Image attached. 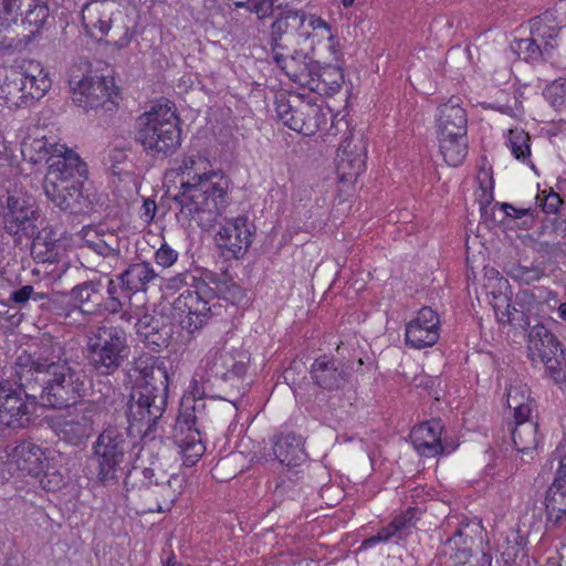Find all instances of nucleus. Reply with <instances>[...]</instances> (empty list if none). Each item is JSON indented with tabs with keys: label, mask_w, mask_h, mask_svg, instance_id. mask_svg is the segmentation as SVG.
Listing matches in <instances>:
<instances>
[{
	"label": "nucleus",
	"mask_w": 566,
	"mask_h": 566,
	"mask_svg": "<svg viewBox=\"0 0 566 566\" xmlns=\"http://www.w3.org/2000/svg\"><path fill=\"white\" fill-rule=\"evenodd\" d=\"M34 294V289L32 285H23L22 287L13 291L10 294L9 300L14 304L22 305L25 304Z\"/></svg>",
	"instance_id": "58"
},
{
	"label": "nucleus",
	"mask_w": 566,
	"mask_h": 566,
	"mask_svg": "<svg viewBox=\"0 0 566 566\" xmlns=\"http://www.w3.org/2000/svg\"><path fill=\"white\" fill-rule=\"evenodd\" d=\"M479 181V190L481 193L479 195V200L483 205H490L494 200V179L491 171L483 170L481 175L478 177Z\"/></svg>",
	"instance_id": "51"
},
{
	"label": "nucleus",
	"mask_w": 566,
	"mask_h": 566,
	"mask_svg": "<svg viewBox=\"0 0 566 566\" xmlns=\"http://www.w3.org/2000/svg\"><path fill=\"white\" fill-rule=\"evenodd\" d=\"M522 552V545L520 542V537L514 535L513 541L509 537L506 538V547L501 551L502 558L505 565H512L520 553Z\"/></svg>",
	"instance_id": "56"
},
{
	"label": "nucleus",
	"mask_w": 566,
	"mask_h": 566,
	"mask_svg": "<svg viewBox=\"0 0 566 566\" xmlns=\"http://www.w3.org/2000/svg\"><path fill=\"white\" fill-rule=\"evenodd\" d=\"M176 443L186 467L195 465L206 452L199 430H191L185 434L176 433Z\"/></svg>",
	"instance_id": "43"
},
{
	"label": "nucleus",
	"mask_w": 566,
	"mask_h": 566,
	"mask_svg": "<svg viewBox=\"0 0 566 566\" xmlns=\"http://www.w3.org/2000/svg\"><path fill=\"white\" fill-rule=\"evenodd\" d=\"M315 14H306L296 10H286L271 25V45L272 48L286 46L294 42L300 43V39L305 41L302 32L311 31L310 18Z\"/></svg>",
	"instance_id": "25"
},
{
	"label": "nucleus",
	"mask_w": 566,
	"mask_h": 566,
	"mask_svg": "<svg viewBox=\"0 0 566 566\" xmlns=\"http://www.w3.org/2000/svg\"><path fill=\"white\" fill-rule=\"evenodd\" d=\"M179 258V253L167 242H164L155 252V262L157 265L167 269L172 266Z\"/></svg>",
	"instance_id": "53"
},
{
	"label": "nucleus",
	"mask_w": 566,
	"mask_h": 566,
	"mask_svg": "<svg viewBox=\"0 0 566 566\" xmlns=\"http://www.w3.org/2000/svg\"><path fill=\"white\" fill-rule=\"evenodd\" d=\"M253 232L248 224V218L239 216L226 220L216 234V243L227 260L243 258L252 243Z\"/></svg>",
	"instance_id": "19"
},
{
	"label": "nucleus",
	"mask_w": 566,
	"mask_h": 566,
	"mask_svg": "<svg viewBox=\"0 0 566 566\" xmlns=\"http://www.w3.org/2000/svg\"><path fill=\"white\" fill-rule=\"evenodd\" d=\"M506 403L513 410L514 427L512 441L516 450L522 454L533 453L541 441L538 423L532 417L535 400L531 397L527 385L511 384L506 389Z\"/></svg>",
	"instance_id": "8"
},
{
	"label": "nucleus",
	"mask_w": 566,
	"mask_h": 566,
	"mask_svg": "<svg viewBox=\"0 0 566 566\" xmlns=\"http://www.w3.org/2000/svg\"><path fill=\"white\" fill-rule=\"evenodd\" d=\"M441 323L436 311L421 307L405 327V344L412 349H423L436 345L440 338Z\"/></svg>",
	"instance_id": "20"
},
{
	"label": "nucleus",
	"mask_w": 566,
	"mask_h": 566,
	"mask_svg": "<svg viewBox=\"0 0 566 566\" xmlns=\"http://www.w3.org/2000/svg\"><path fill=\"white\" fill-rule=\"evenodd\" d=\"M167 400L168 391L164 387L138 385L127 407L129 430L136 431L143 441L153 440V432L167 408Z\"/></svg>",
	"instance_id": "9"
},
{
	"label": "nucleus",
	"mask_w": 566,
	"mask_h": 566,
	"mask_svg": "<svg viewBox=\"0 0 566 566\" xmlns=\"http://www.w3.org/2000/svg\"><path fill=\"white\" fill-rule=\"evenodd\" d=\"M544 98L555 108L566 107V78H558L548 84L543 91Z\"/></svg>",
	"instance_id": "46"
},
{
	"label": "nucleus",
	"mask_w": 566,
	"mask_h": 566,
	"mask_svg": "<svg viewBox=\"0 0 566 566\" xmlns=\"http://www.w3.org/2000/svg\"><path fill=\"white\" fill-rule=\"evenodd\" d=\"M491 273L495 274V283L489 295L496 319L500 323H507L516 327L524 328L528 326L530 322L526 315L512 305V291L509 280L500 276L499 271L494 269L491 270Z\"/></svg>",
	"instance_id": "24"
},
{
	"label": "nucleus",
	"mask_w": 566,
	"mask_h": 566,
	"mask_svg": "<svg viewBox=\"0 0 566 566\" xmlns=\"http://www.w3.org/2000/svg\"><path fill=\"white\" fill-rule=\"evenodd\" d=\"M316 188H318V185H316V187L307 185L298 186L295 192L293 193V200L296 207H306L307 201H310L312 197L316 195Z\"/></svg>",
	"instance_id": "57"
},
{
	"label": "nucleus",
	"mask_w": 566,
	"mask_h": 566,
	"mask_svg": "<svg viewBox=\"0 0 566 566\" xmlns=\"http://www.w3.org/2000/svg\"><path fill=\"white\" fill-rule=\"evenodd\" d=\"M115 3L111 0H91L82 8V23L86 33L96 40L106 36L113 25Z\"/></svg>",
	"instance_id": "27"
},
{
	"label": "nucleus",
	"mask_w": 566,
	"mask_h": 566,
	"mask_svg": "<svg viewBox=\"0 0 566 566\" xmlns=\"http://www.w3.org/2000/svg\"><path fill=\"white\" fill-rule=\"evenodd\" d=\"M546 499V503H545V506H546V510H547V513L553 516L554 515V511L557 509V497L555 496H552V497H545Z\"/></svg>",
	"instance_id": "61"
},
{
	"label": "nucleus",
	"mask_w": 566,
	"mask_h": 566,
	"mask_svg": "<svg viewBox=\"0 0 566 566\" xmlns=\"http://www.w3.org/2000/svg\"><path fill=\"white\" fill-rule=\"evenodd\" d=\"M136 334L140 342L154 352L167 347L171 336V327L150 314L142 315L136 324Z\"/></svg>",
	"instance_id": "30"
},
{
	"label": "nucleus",
	"mask_w": 566,
	"mask_h": 566,
	"mask_svg": "<svg viewBox=\"0 0 566 566\" xmlns=\"http://www.w3.org/2000/svg\"><path fill=\"white\" fill-rule=\"evenodd\" d=\"M208 280L214 283L212 275H207L195 283L193 287L185 289L172 304L181 328L190 334L207 323L211 314V302L218 296Z\"/></svg>",
	"instance_id": "13"
},
{
	"label": "nucleus",
	"mask_w": 566,
	"mask_h": 566,
	"mask_svg": "<svg viewBox=\"0 0 566 566\" xmlns=\"http://www.w3.org/2000/svg\"><path fill=\"white\" fill-rule=\"evenodd\" d=\"M50 450L31 440H23L8 454L10 464L19 471L39 479L45 492H56L63 485L62 474L50 465Z\"/></svg>",
	"instance_id": "12"
},
{
	"label": "nucleus",
	"mask_w": 566,
	"mask_h": 566,
	"mask_svg": "<svg viewBox=\"0 0 566 566\" xmlns=\"http://www.w3.org/2000/svg\"><path fill=\"white\" fill-rule=\"evenodd\" d=\"M107 293H108V300L105 304V308L111 313L118 312L122 307V302L119 301V298L117 296H115L116 286L112 280L108 282Z\"/></svg>",
	"instance_id": "59"
},
{
	"label": "nucleus",
	"mask_w": 566,
	"mask_h": 566,
	"mask_svg": "<svg viewBox=\"0 0 566 566\" xmlns=\"http://www.w3.org/2000/svg\"><path fill=\"white\" fill-rule=\"evenodd\" d=\"M97 416L98 407L94 403H85L60 417L54 423V430L61 440L78 447L85 444L94 433Z\"/></svg>",
	"instance_id": "17"
},
{
	"label": "nucleus",
	"mask_w": 566,
	"mask_h": 566,
	"mask_svg": "<svg viewBox=\"0 0 566 566\" xmlns=\"http://www.w3.org/2000/svg\"><path fill=\"white\" fill-rule=\"evenodd\" d=\"M527 348L532 360L548 363L562 353L558 338L544 325L533 326L528 334Z\"/></svg>",
	"instance_id": "31"
},
{
	"label": "nucleus",
	"mask_w": 566,
	"mask_h": 566,
	"mask_svg": "<svg viewBox=\"0 0 566 566\" xmlns=\"http://www.w3.org/2000/svg\"><path fill=\"white\" fill-rule=\"evenodd\" d=\"M179 175H181L185 180L181 182V187L184 189V193L189 190L195 184H198L211 171H216L217 169L212 168L211 160L207 151L198 150V151H189L186 154L180 165L177 168Z\"/></svg>",
	"instance_id": "32"
},
{
	"label": "nucleus",
	"mask_w": 566,
	"mask_h": 566,
	"mask_svg": "<svg viewBox=\"0 0 566 566\" xmlns=\"http://www.w3.org/2000/svg\"><path fill=\"white\" fill-rule=\"evenodd\" d=\"M517 55L531 64H537L541 61H551L555 53V43L546 42L542 44L535 38L520 39L515 42Z\"/></svg>",
	"instance_id": "39"
},
{
	"label": "nucleus",
	"mask_w": 566,
	"mask_h": 566,
	"mask_svg": "<svg viewBox=\"0 0 566 566\" xmlns=\"http://www.w3.org/2000/svg\"><path fill=\"white\" fill-rule=\"evenodd\" d=\"M557 315L563 322H566V302L559 304Z\"/></svg>",
	"instance_id": "62"
},
{
	"label": "nucleus",
	"mask_w": 566,
	"mask_h": 566,
	"mask_svg": "<svg viewBox=\"0 0 566 566\" xmlns=\"http://www.w3.org/2000/svg\"><path fill=\"white\" fill-rule=\"evenodd\" d=\"M87 357L91 366L103 375L114 374L128 357L129 346L124 328L99 326L88 337Z\"/></svg>",
	"instance_id": "10"
},
{
	"label": "nucleus",
	"mask_w": 566,
	"mask_h": 566,
	"mask_svg": "<svg viewBox=\"0 0 566 566\" xmlns=\"http://www.w3.org/2000/svg\"><path fill=\"white\" fill-rule=\"evenodd\" d=\"M272 60L289 80L306 86L313 69V54L303 50L291 49L290 45L272 48Z\"/></svg>",
	"instance_id": "22"
},
{
	"label": "nucleus",
	"mask_w": 566,
	"mask_h": 566,
	"mask_svg": "<svg viewBox=\"0 0 566 566\" xmlns=\"http://www.w3.org/2000/svg\"><path fill=\"white\" fill-rule=\"evenodd\" d=\"M502 209L504 212L514 219H521L525 216H532V208H516L511 203H503Z\"/></svg>",
	"instance_id": "60"
},
{
	"label": "nucleus",
	"mask_w": 566,
	"mask_h": 566,
	"mask_svg": "<svg viewBox=\"0 0 566 566\" xmlns=\"http://www.w3.org/2000/svg\"><path fill=\"white\" fill-rule=\"evenodd\" d=\"M51 84L49 72L34 60L0 67V99L8 108H19L39 101Z\"/></svg>",
	"instance_id": "5"
},
{
	"label": "nucleus",
	"mask_w": 566,
	"mask_h": 566,
	"mask_svg": "<svg viewBox=\"0 0 566 566\" xmlns=\"http://www.w3.org/2000/svg\"><path fill=\"white\" fill-rule=\"evenodd\" d=\"M21 23L28 30L29 35H35L49 19V7L43 0H22Z\"/></svg>",
	"instance_id": "42"
},
{
	"label": "nucleus",
	"mask_w": 566,
	"mask_h": 566,
	"mask_svg": "<svg viewBox=\"0 0 566 566\" xmlns=\"http://www.w3.org/2000/svg\"><path fill=\"white\" fill-rule=\"evenodd\" d=\"M546 367V371L548 373L549 377L556 382V384H564L566 381V370L565 365L559 359L558 355L554 356L551 361L543 363Z\"/></svg>",
	"instance_id": "55"
},
{
	"label": "nucleus",
	"mask_w": 566,
	"mask_h": 566,
	"mask_svg": "<svg viewBox=\"0 0 566 566\" xmlns=\"http://www.w3.org/2000/svg\"><path fill=\"white\" fill-rule=\"evenodd\" d=\"M99 287V283L90 281L72 289L71 298L76 303L82 313H95L102 305L103 295Z\"/></svg>",
	"instance_id": "41"
},
{
	"label": "nucleus",
	"mask_w": 566,
	"mask_h": 566,
	"mask_svg": "<svg viewBox=\"0 0 566 566\" xmlns=\"http://www.w3.org/2000/svg\"><path fill=\"white\" fill-rule=\"evenodd\" d=\"M1 218L3 229L19 240L33 237L36 231V211L25 197L9 195Z\"/></svg>",
	"instance_id": "18"
},
{
	"label": "nucleus",
	"mask_w": 566,
	"mask_h": 566,
	"mask_svg": "<svg viewBox=\"0 0 566 566\" xmlns=\"http://www.w3.org/2000/svg\"><path fill=\"white\" fill-rule=\"evenodd\" d=\"M274 111L284 126L304 136L322 133L327 140L348 132L344 115L333 114L331 108L317 104L310 95L280 91L275 94Z\"/></svg>",
	"instance_id": "3"
},
{
	"label": "nucleus",
	"mask_w": 566,
	"mask_h": 566,
	"mask_svg": "<svg viewBox=\"0 0 566 566\" xmlns=\"http://www.w3.org/2000/svg\"><path fill=\"white\" fill-rule=\"evenodd\" d=\"M203 277H198L191 272H184L179 273L167 282V289L168 290H180L182 287L191 289L193 287L195 283L200 282Z\"/></svg>",
	"instance_id": "54"
},
{
	"label": "nucleus",
	"mask_w": 566,
	"mask_h": 566,
	"mask_svg": "<svg viewBox=\"0 0 566 566\" xmlns=\"http://www.w3.org/2000/svg\"><path fill=\"white\" fill-rule=\"evenodd\" d=\"M511 276L522 284L530 285L544 276V270L541 266L517 265L511 270Z\"/></svg>",
	"instance_id": "50"
},
{
	"label": "nucleus",
	"mask_w": 566,
	"mask_h": 566,
	"mask_svg": "<svg viewBox=\"0 0 566 566\" xmlns=\"http://www.w3.org/2000/svg\"><path fill=\"white\" fill-rule=\"evenodd\" d=\"M315 205L318 209H322L325 207L326 205V198L325 197H322V198H317L315 197Z\"/></svg>",
	"instance_id": "63"
},
{
	"label": "nucleus",
	"mask_w": 566,
	"mask_h": 566,
	"mask_svg": "<svg viewBox=\"0 0 566 566\" xmlns=\"http://www.w3.org/2000/svg\"><path fill=\"white\" fill-rule=\"evenodd\" d=\"M229 188L230 179L221 169L211 171L184 193V209L200 228L208 230L228 207Z\"/></svg>",
	"instance_id": "7"
},
{
	"label": "nucleus",
	"mask_w": 566,
	"mask_h": 566,
	"mask_svg": "<svg viewBox=\"0 0 566 566\" xmlns=\"http://www.w3.org/2000/svg\"><path fill=\"white\" fill-rule=\"evenodd\" d=\"M247 359L244 353L217 348L209 350L201 363L209 378L227 381L245 375Z\"/></svg>",
	"instance_id": "23"
},
{
	"label": "nucleus",
	"mask_w": 566,
	"mask_h": 566,
	"mask_svg": "<svg viewBox=\"0 0 566 566\" xmlns=\"http://www.w3.org/2000/svg\"><path fill=\"white\" fill-rule=\"evenodd\" d=\"M280 0H248V2H238V8H247L255 13L259 19H264L273 13L275 7H281Z\"/></svg>",
	"instance_id": "48"
},
{
	"label": "nucleus",
	"mask_w": 566,
	"mask_h": 566,
	"mask_svg": "<svg viewBox=\"0 0 566 566\" xmlns=\"http://www.w3.org/2000/svg\"><path fill=\"white\" fill-rule=\"evenodd\" d=\"M46 164L43 189L48 199L61 210L74 214L91 209L93 200L84 190L87 168L81 157L64 145H55Z\"/></svg>",
	"instance_id": "2"
},
{
	"label": "nucleus",
	"mask_w": 566,
	"mask_h": 566,
	"mask_svg": "<svg viewBox=\"0 0 566 566\" xmlns=\"http://www.w3.org/2000/svg\"><path fill=\"white\" fill-rule=\"evenodd\" d=\"M144 447L136 441L127 429L108 427L103 430L92 447L93 458L97 464L98 479L105 483L115 479L123 464L138 468V460Z\"/></svg>",
	"instance_id": "6"
},
{
	"label": "nucleus",
	"mask_w": 566,
	"mask_h": 566,
	"mask_svg": "<svg viewBox=\"0 0 566 566\" xmlns=\"http://www.w3.org/2000/svg\"><path fill=\"white\" fill-rule=\"evenodd\" d=\"M507 146L516 160L531 164V137L527 132L517 127L510 129Z\"/></svg>",
	"instance_id": "44"
},
{
	"label": "nucleus",
	"mask_w": 566,
	"mask_h": 566,
	"mask_svg": "<svg viewBox=\"0 0 566 566\" xmlns=\"http://www.w3.org/2000/svg\"><path fill=\"white\" fill-rule=\"evenodd\" d=\"M344 73L340 66L333 64L318 65L312 69L306 86L319 95L333 96L343 86Z\"/></svg>",
	"instance_id": "34"
},
{
	"label": "nucleus",
	"mask_w": 566,
	"mask_h": 566,
	"mask_svg": "<svg viewBox=\"0 0 566 566\" xmlns=\"http://www.w3.org/2000/svg\"><path fill=\"white\" fill-rule=\"evenodd\" d=\"M73 102L85 109L102 108L114 112L118 107L120 93L113 77L87 75L70 80Z\"/></svg>",
	"instance_id": "16"
},
{
	"label": "nucleus",
	"mask_w": 566,
	"mask_h": 566,
	"mask_svg": "<svg viewBox=\"0 0 566 566\" xmlns=\"http://www.w3.org/2000/svg\"><path fill=\"white\" fill-rule=\"evenodd\" d=\"M535 199L536 205L545 214H557L563 205L560 195L553 188L538 190Z\"/></svg>",
	"instance_id": "47"
},
{
	"label": "nucleus",
	"mask_w": 566,
	"mask_h": 566,
	"mask_svg": "<svg viewBox=\"0 0 566 566\" xmlns=\"http://www.w3.org/2000/svg\"><path fill=\"white\" fill-rule=\"evenodd\" d=\"M22 4V0H0V50L15 46L14 38L8 36L6 32L20 21Z\"/></svg>",
	"instance_id": "38"
},
{
	"label": "nucleus",
	"mask_w": 566,
	"mask_h": 566,
	"mask_svg": "<svg viewBox=\"0 0 566 566\" xmlns=\"http://www.w3.org/2000/svg\"><path fill=\"white\" fill-rule=\"evenodd\" d=\"M43 348L39 353H21L14 364L20 384L39 391L42 405L61 409L73 406L85 394V375L65 360H54Z\"/></svg>",
	"instance_id": "1"
},
{
	"label": "nucleus",
	"mask_w": 566,
	"mask_h": 566,
	"mask_svg": "<svg viewBox=\"0 0 566 566\" xmlns=\"http://www.w3.org/2000/svg\"><path fill=\"white\" fill-rule=\"evenodd\" d=\"M177 433L185 434L191 430H198L195 406H187L186 401L181 402V409L177 418Z\"/></svg>",
	"instance_id": "49"
},
{
	"label": "nucleus",
	"mask_w": 566,
	"mask_h": 566,
	"mask_svg": "<svg viewBox=\"0 0 566 566\" xmlns=\"http://www.w3.org/2000/svg\"><path fill=\"white\" fill-rule=\"evenodd\" d=\"M31 255L36 263V273H43L50 281L60 280L69 270L66 244L53 228H43L34 235Z\"/></svg>",
	"instance_id": "15"
},
{
	"label": "nucleus",
	"mask_w": 566,
	"mask_h": 566,
	"mask_svg": "<svg viewBox=\"0 0 566 566\" xmlns=\"http://www.w3.org/2000/svg\"><path fill=\"white\" fill-rule=\"evenodd\" d=\"M156 277L157 274L148 262L133 263L119 276L123 287L129 293L146 291L148 283Z\"/></svg>",
	"instance_id": "37"
},
{
	"label": "nucleus",
	"mask_w": 566,
	"mask_h": 566,
	"mask_svg": "<svg viewBox=\"0 0 566 566\" xmlns=\"http://www.w3.org/2000/svg\"><path fill=\"white\" fill-rule=\"evenodd\" d=\"M566 495V454L559 460L555 478L546 495Z\"/></svg>",
	"instance_id": "52"
},
{
	"label": "nucleus",
	"mask_w": 566,
	"mask_h": 566,
	"mask_svg": "<svg viewBox=\"0 0 566 566\" xmlns=\"http://www.w3.org/2000/svg\"><path fill=\"white\" fill-rule=\"evenodd\" d=\"M439 151L448 166L459 167L468 156V135L437 137Z\"/></svg>",
	"instance_id": "40"
},
{
	"label": "nucleus",
	"mask_w": 566,
	"mask_h": 566,
	"mask_svg": "<svg viewBox=\"0 0 566 566\" xmlns=\"http://www.w3.org/2000/svg\"><path fill=\"white\" fill-rule=\"evenodd\" d=\"M134 369L143 380L140 385L164 387L166 391H169L168 371L160 357L143 354L135 359Z\"/></svg>",
	"instance_id": "35"
},
{
	"label": "nucleus",
	"mask_w": 566,
	"mask_h": 566,
	"mask_svg": "<svg viewBox=\"0 0 566 566\" xmlns=\"http://www.w3.org/2000/svg\"><path fill=\"white\" fill-rule=\"evenodd\" d=\"M344 139L336 155V175L339 203L352 197L358 178L367 168V144L363 137L356 138L348 124V132L340 133Z\"/></svg>",
	"instance_id": "11"
},
{
	"label": "nucleus",
	"mask_w": 566,
	"mask_h": 566,
	"mask_svg": "<svg viewBox=\"0 0 566 566\" xmlns=\"http://www.w3.org/2000/svg\"><path fill=\"white\" fill-rule=\"evenodd\" d=\"M437 137L468 134V116L465 109L454 98L441 104L436 115Z\"/></svg>",
	"instance_id": "29"
},
{
	"label": "nucleus",
	"mask_w": 566,
	"mask_h": 566,
	"mask_svg": "<svg viewBox=\"0 0 566 566\" xmlns=\"http://www.w3.org/2000/svg\"><path fill=\"white\" fill-rule=\"evenodd\" d=\"M310 375L314 385L326 391L344 389L350 378L345 364L328 355H321L314 359Z\"/></svg>",
	"instance_id": "26"
},
{
	"label": "nucleus",
	"mask_w": 566,
	"mask_h": 566,
	"mask_svg": "<svg viewBox=\"0 0 566 566\" xmlns=\"http://www.w3.org/2000/svg\"><path fill=\"white\" fill-rule=\"evenodd\" d=\"M165 566H182V564L172 557L167 560Z\"/></svg>",
	"instance_id": "64"
},
{
	"label": "nucleus",
	"mask_w": 566,
	"mask_h": 566,
	"mask_svg": "<svg viewBox=\"0 0 566 566\" xmlns=\"http://www.w3.org/2000/svg\"><path fill=\"white\" fill-rule=\"evenodd\" d=\"M419 514L416 507H409L405 513L396 516L389 525L380 528L376 535L364 539L359 549L371 548L376 544L386 543L396 536L399 538L407 536L415 526Z\"/></svg>",
	"instance_id": "33"
},
{
	"label": "nucleus",
	"mask_w": 566,
	"mask_h": 566,
	"mask_svg": "<svg viewBox=\"0 0 566 566\" xmlns=\"http://www.w3.org/2000/svg\"><path fill=\"white\" fill-rule=\"evenodd\" d=\"M136 140L151 156H171L181 145L180 118L174 104H158L136 119Z\"/></svg>",
	"instance_id": "4"
},
{
	"label": "nucleus",
	"mask_w": 566,
	"mask_h": 566,
	"mask_svg": "<svg viewBox=\"0 0 566 566\" xmlns=\"http://www.w3.org/2000/svg\"><path fill=\"white\" fill-rule=\"evenodd\" d=\"M273 453L281 464L298 465L305 457L303 438L294 432L276 434L273 439Z\"/></svg>",
	"instance_id": "36"
},
{
	"label": "nucleus",
	"mask_w": 566,
	"mask_h": 566,
	"mask_svg": "<svg viewBox=\"0 0 566 566\" xmlns=\"http://www.w3.org/2000/svg\"><path fill=\"white\" fill-rule=\"evenodd\" d=\"M531 27V35L535 38L542 44L546 42L555 43V48L557 46V38L559 33V28L553 22L549 21L548 15H538L534 17L530 20Z\"/></svg>",
	"instance_id": "45"
},
{
	"label": "nucleus",
	"mask_w": 566,
	"mask_h": 566,
	"mask_svg": "<svg viewBox=\"0 0 566 566\" xmlns=\"http://www.w3.org/2000/svg\"><path fill=\"white\" fill-rule=\"evenodd\" d=\"M38 394L20 384L0 382V424L12 428H27L38 408Z\"/></svg>",
	"instance_id": "14"
},
{
	"label": "nucleus",
	"mask_w": 566,
	"mask_h": 566,
	"mask_svg": "<svg viewBox=\"0 0 566 566\" xmlns=\"http://www.w3.org/2000/svg\"><path fill=\"white\" fill-rule=\"evenodd\" d=\"M311 31L302 32L305 42L311 40L308 50L316 63L323 60L324 64H333L340 61L343 53L339 40L332 33L331 25L321 17L310 18Z\"/></svg>",
	"instance_id": "21"
},
{
	"label": "nucleus",
	"mask_w": 566,
	"mask_h": 566,
	"mask_svg": "<svg viewBox=\"0 0 566 566\" xmlns=\"http://www.w3.org/2000/svg\"><path fill=\"white\" fill-rule=\"evenodd\" d=\"M444 426L441 419L432 418L415 426L409 434L415 450L427 458H434L444 452L442 432Z\"/></svg>",
	"instance_id": "28"
}]
</instances>
